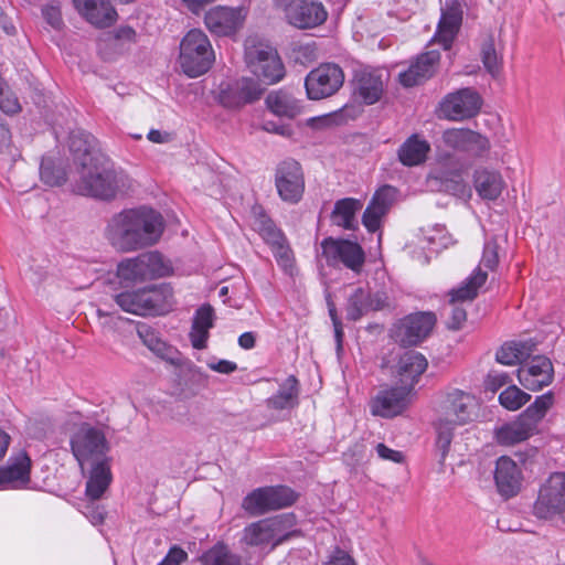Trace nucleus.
Returning <instances> with one entry per match:
<instances>
[{"instance_id": "obj_1", "label": "nucleus", "mask_w": 565, "mask_h": 565, "mask_svg": "<svg viewBox=\"0 0 565 565\" xmlns=\"http://www.w3.org/2000/svg\"><path fill=\"white\" fill-rule=\"evenodd\" d=\"M164 226L163 216L158 211L139 206L114 214L104 236L116 250L129 253L157 244Z\"/></svg>"}, {"instance_id": "obj_2", "label": "nucleus", "mask_w": 565, "mask_h": 565, "mask_svg": "<svg viewBox=\"0 0 565 565\" xmlns=\"http://www.w3.org/2000/svg\"><path fill=\"white\" fill-rule=\"evenodd\" d=\"M132 189V180L121 170L108 169L92 162L79 170L74 183V192L102 201H111L127 194Z\"/></svg>"}, {"instance_id": "obj_3", "label": "nucleus", "mask_w": 565, "mask_h": 565, "mask_svg": "<svg viewBox=\"0 0 565 565\" xmlns=\"http://www.w3.org/2000/svg\"><path fill=\"white\" fill-rule=\"evenodd\" d=\"M114 300L122 311L142 317L164 315L174 303L172 288L168 285L121 291Z\"/></svg>"}, {"instance_id": "obj_4", "label": "nucleus", "mask_w": 565, "mask_h": 565, "mask_svg": "<svg viewBox=\"0 0 565 565\" xmlns=\"http://www.w3.org/2000/svg\"><path fill=\"white\" fill-rule=\"evenodd\" d=\"M215 61L207 35L200 29L190 30L180 42L179 63L183 73L195 78L205 74Z\"/></svg>"}, {"instance_id": "obj_5", "label": "nucleus", "mask_w": 565, "mask_h": 565, "mask_svg": "<svg viewBox=\"0 0 565 565\" xmlns=\"http://www.w3.org/2000/svg\"><path fill=\"white\" fill-rule=\"evenodd\" d=\"M72 454L79 465L82 473L89 463L110 460V446L103 429L90 424H82L71 436Z\"/></svg>"}, {"instance_id": "obj_6", "label": "nucleus", "mask_w": 565, "mask_h": 565, "mask_svg": "<svg viewBox=\"0 0 565 565\" xmlns=\"http://www.w3.org/2000/svg\"><path fill=\"white\" fill-rule=\"evenodd\" d=\"M294 525L295 519L291 514H279L247 525L242 540L250 546H276L291 535Z\"/></svg>"}, {"instance_id": "obj_7", "label": "nucleus", "mask_w": 565, "mask_h": 565, "mask_svg": "<svg viewBox=\"0 0 565 565\" xmlns=\"http://www.w3.org/2000/svg\"><path fill=\"white\" fill-rule=\"evenodd\" d=\"M533 514L539 519H559L565 523V472H553L541 484Z\"/></svg>"}, {"instance_id": "obj_8", "label": "nucleus", "mask_w": 565, "mask_h": 565, "mask_svg": "<svg viewBox=\"0 0 565 565\" xmlns=\"http://www.w3.org/2000/svg\"><path fill=\"white\" fill-rule=\"evenodd\" d=\"M245 61L250 72L266 84H275L285 75V67L277 51L267 44H252L247 41Z\"/></svg>"}, {"instance_id": "obj_9", "label": "nucleus", "mask_w": 565, "mask_h": 565, "mask_svg": "<svg viewBox=\"0 0 565 565\" xmlns=\"http://www.w3.org/2000/svg\"><path fill=\"white\" fill-rule=\"evenodd\" d=\"M162 255L158 252L142 253L134 258H126L117 266V276L127 282H141L168 274Z\"/></svg>"}, {"instance_id": "obj_10", "label": "nucleus", "mask_w": 565, "mask_h": 565, "mask_svg": "<svg viewBox=\"0 0 565 565\" xmlns=\"http://www.w3.org/2000/svg\"><path fill=\"white\" fill-rule=\"evenodd\" d=\"M321 257L328 265H343L355 274H360L365 264V253L362 246L349 239L326 237L320 243Z\"/></svg>"}, {"instance_id": "obj_11", "label": "nucleus", "mask_w": 565, "mask_h": 565, "mask_svg": "<svg viewBox=\"0 0 565 565\" xmlns=\"http://www.w3.org/2000/svg\"><path fill=\"white\" fill-rule=\"evenodd\" d=\"M296 501V493L288 487L258 488L246 495L242 507L253 515L263 514L269 510L282 509Z\"/></svg>"}, {"instance_id": "obj_12", "label": "nucleus", "mask_w": 565, "mask_h": 565, "mask_svg": "<svg viewBox=\"0 0 565 565\" xmlns=\"http://www.w3.org/2000/svg\"><path fill=\"white\" fill-rule=\"evenodd\" d=\"M481 97L472 88H461L447 94L439 104L440 118L461 121L476 116L481 108Z\"/></svg>"}, {"instance_id": "obj_13", "label": "nucleus", "mask_w": 565, "mask_h": 565, "mask_svg": "<svg viewBox=\"0 0 565 565\" xmlns=\"http://www.w3.org/2000/svg\"><path fill=\"white\" fill-rule=\"evenodd\" d=\"M275 185L279 198L289 204H297L305 192V174L301 164L287 159L280 162L275 172Z\"/></svg>"}, {"instance_id": "obj_14", "label": "nucleus", "mask_w": 565, "mask_h": 565, "mask_svg": "<svg viewBox=\"0 0 565 565\" xmlns=\"http://www.w3.org/2000/svg\"><path fill=\"white\" fill-rule=\"evenodd\" d=\"M263 88L249 77L223 81L218 85L216 99L226 108H238L260 98Z\"/></svg>"}, {"instance_id": "obj_15", "label": "nucleus", "mask_w": 565, "mask_h": 565, "mask_svg": "<svg viewBox=\"0 0 565 565\" xmlns=\"http://www.w3.org/2000/svg\"><path fill=\"white\" fill-rule=\"evenodd\" d=\"M343 82L342 68L333 63H324L307 75L305 86L308 97L318 100L337 93Z\"/></svg>"}, {"instance_id": "obj_16", "label": "nucleus", "mask_w": 565, "mask_h": 565, "mask_svg": "<svg viewBox=\"0 0 565 565\" xmlns=\"http://www.w3.org/2000/svg\"><path fill=\"white\" fill-rule=\"evenodd\" d=\"M436 316L433 312H416L401 319L393 329V337L403 347L423 342L433 331Z\"/></svg>"}, {"instance_id": "obj_17", "label": "nucleus", "mask_w": 565, "mask_h": 565, "mask_svg": "<svg viewBox=\"0 0 565 565\" xmlns=\"http://www.w3.org/2000/svg\"><path fill=\"white\" fill-rule=\"evenodd\" d=\"M246 15L245 8L217 6L205 13L204 24L216 36H233L243 28Z\"/></svg>"}, {"instance_id": "obj_18", "label": "nucleus", "mask_w": 565, "mask_h": 565, "mask_svg": "<svg viewBox=\"0 0 565 565\" xmlns=\"http://www.w3.org/2000/svg\"><path fill=\"white\" fill-rule=\"evenodd\" d=\"M477 402L473 395L458 388L447 392L441 411L444 418L440 420L451 425H465L471 420Z\"/></svg>"}, {"instance_id": "obj_19", "label": "nucleus", "mask_w": 565, "mask_h": 565, "mask_svg": "<svg viewBox=\"0 0 565 565\" xmlns=\"http://www.w3.org/2000/svg\"><path fill=\"white\" fill-rule=\"evenodd\" d=\"M409 394L408 387L401 385L382 390L371 401V412L386 418L397 416L407 407Z\"/></svg>"}, {"instance_id": "obj_20", "label": "nucleus", "mask_w": 565, "mask_h": 565, "mask_svg": "<svg viewBox=\"0 0 565 565\" xmlns=\"http://www.w3.org/2000/svg\"><path fill=\"white\" fill-rule=\"evenodd\" d=\"M518 379L526 390L540 391L552 382V362L546 356H534L518 370Z\"/></svg>"}, {"instance_id": "obj_21", "label": "nucleus", "mask_w": 565, "mask_h": 565, "mask_svg": "<svg viewBox=\"0 0 565 565\" xmlns=\"http://www.w3.org/2000/svg\"><path fill=\"white\" fill-rule=\"evenodd\" d=\"M461 22V4L456 0L446 1L441 8L440 20L433 41L439 43L444 50H449L460 29Z\"/></svg>"}, {"instance_id": "obj_22", "label": "nucleus", "mask_w": 565, "mask_h": 565, "mask_svg": "<svg viewBox=\"0 0 565 565\" xmlns=\"http://www.w3.org/2000/svg\"><path fill=\"white\" fill-rule=\"evenodd\" d=\"M79 15L96 28L113 25L118 13L109 0H72Z\"/></svg>"}, {"instance_id": "obj_23", "label": "nucleus", "mask_w": 565, "mask_h": 565, "mask_svg": "<svg viewBox=\"0 0 565 565\" xmlns=\"http://www.w3.org/2000/svg\"><path fill=\"white\" fill-rule=\"evenodd\" d=\"M395 195L396 190L391 185H384L374 193L362 216V224L369 232L380 230L382 218L387 214Z\"/></svg>"}, {"instance_id": "obj_24", "label": "nucleus", "mask_w": 565, "mask_h": 565, "mask_svg": "<svg viewBox=\"0 0 565 565\" xmlns=\"http://www.w3.org/2000/svg\"><path fill=\"white\" fill-rule=\"evenodd\" d=\"M328 13L323 4L316 0H298L294 9H289L286 20L298 29H311L322 24Z\"/></svg>"}, {"instance_id": "obj_25", "label": "nucleus", "mask_w": 565, "mask_h": 565, "mask_svg": "<svg viewBox=\"0 0 565 565\" xmlns=\"http://www.w3.org/2000/svg\"><path fill=\"white\" fill-rule=\"evenodd\" d=\"M494 480L498 491L509 498L520 490L522 473L515 461L502 456L497 460Z\"/></svg>"}, {"instance_id": "obj_26", "label": "nucleus", "mask_w": 565, "mask_h": 565, "mask_svg": "<svg viewBox=\"0 0 565 565\" xmlns=\"http://www.w3.org/2000/svg\"><path fill=\"white\" fill-rule=\"evenodd\" d=\"M110 462L111 459L87 465L83 476L87 478L85 494L89 500H99L110 486L113 480Z\"/></svg>"}, {"instance_id": "obj_27", "label": "nucleus", "mask_w": 565, "mask_h": 565, "mask_svg": "<svg viewBox=\"0 0 565 565\" xmlns=\"http://www.w3.org/2000/svg\"><path fill=\"white\" fill-rule=\"evenodd\" d=\"M31 459L21 452L0 468V487L19 489L30 481Z\"/></svg>"}, {"instance_id": "obj_28", "label": "nucleus", "mask_w": 565, "mask_h": 565, "mask_svg": "<svg viewBox=\"0 0 565 565\" xmlns=\"http://www.w3.org/2000/svg\"><path fill=\"white\" fill-rule=\"evenodd\" d=\"M428 362L426 358L416 351L404 353L398 361V375L402 387H408L412 392L420 375L426 371Z\"/></svg>"}, {"instance_id": "obj_29", "label": "nucleus", "mask_w": 565, "mask_h": 565, "mask_svg": "<svg viewBox=\"0 0 565 565\" xmlns=\"http://www.w3.org/2000/svg\"><path fill=\"white\" fill-rule=\"evenodd\" d=\"M537 433L534 424L522 414L516 420L502 425L495 430V438L500 445L512 446L526 440Z\"/></svg>"}, {"instance_id": "obj_30", "label": "nucleus", "mask_w": 565, "mask_h": 565, "mask_svg": "<svg viewBox=\"0 0 565 565\" xmlns=\"http://www.w3.org/2000/svg\"><path fill=\"white\" fill-rule=\"evenodd\" d=\"M473 184L477 193L483 200H497L504 188L502 175L494 170L477 169L473 175Z\"/></svg>"}, {"instance_id": "obj_31", "label": "nucleus", "mask_w": 565, "mask_h": 565, "mask_svg": "<svg viewBox=\"0 0 565 565\" xmlns=\"http://www.w3.org/2000/svg\"><path fill=\"white\" fill-rule=\"evenodd\" d=\"M299 403L298 380L290 375L279 386L276 394L267 398L266 405L269 409L285 411L292 409Z\"/></svg>"}, {"instance_id": "obj_32", "label": "nucleus", "mask_w": 565, "mask_h": 565, "mask_svg": "<svg viewBox=\"0 0 565 565\" xmlns=\"http://www.w3.org/2000/svg\"><path fill=\"white\" fill-rule=\"evenodd\" d=\"M384 90L381 75L376 72L361 71L356 74L355 93L367 105L376 103Z\"/></svg>"}, {"instance_id": "obj_33", "label": "nucleus", "mask_w": 565, "mask_h": 565, "mask_svg": "<svg viewBox=\"0 0 565 565\" xmlns=\"http://www.w3.org/2000/svg\"><path fill=\"white\" fill-rule=\"evenodd\" d=\"M266 105L274 115L288 119L297 117L302 110L301 103L286 90L269 93Z\"/></svg>"}, {"instance_id": "obj_34", "label": "nucleus", "mask_w": 565, "mask_h": 565, "mask_svg": "<svg viewBox=\"0 0 565 565\" xmlns=\"http://www.w3.org/2000/svg\"><path fill=\"white\" fill-rule=\"evenodd\" d=\"M430 150L429 143L418 135H412L398 149L399 161L407 167L420 164Z\"/></svg>"}, {"instance_id": "obj_35", "label": "nucleus", "mask_w": 565, "mask_h": 565, "mask_svg": "<svg viewBox=\"0 0 565 565\" xmlns=\"http://www.w3.org/2000/svg\"><path fill=\"white\" fill-rule=\"evenodd\" d=\"M362 209L360 200L345 198L334 204L331 214L332 223L345 230H354L356 226L355 214Z\"/></svg>"}, {"instance_id": "obj_36", "label": "nucleus", "mask_w": 565, "mask_h": 565, "mask_svg": "<svg viewBox=\"0 0 565 565\" xmlns=\"http://www.w3.org/2000/svg\"><path fill=\"white\" fill-rule=\"evenodd\" d=\"M488 274L480 267L476 268L473 273L456 289L449 292L450 303L472 301L477 295L478 289L487 281Z\"/></svg>"}, {"instance_id": "obj_37", "label": "nucleus", "mask_w": 565, "mask_h": 565, "mask_svg": "<svg viewBox=\"0 0 565 565\" xmlns=\"http://www.w3.org/2000/svg\"><path fill=\"white\" fill-rule=\"evenodd\" d=\"M94 137L84 131L75 130L70 135V150L74 154L75 161L84 168V162L87 161V166L94 162L93 157Z\"/></svg>"}, {"instance_id": "obj_38", "label": "nucleus", "mask_w": 565, "mask_h": 565, "mask_svg": "<svg viewBox=\"0 0 565 565\" xmlns=\"http://www.w3.org/2000/svg\"><path fill=\"white\" fill-rule=\"evenodd\" d=\"M532 347L529 342H507L497 351L495 360L504 365H515L530 356Z\"/></svg>"}, {"instance_id": "obj_39", "label": "nucleus", "mask_w": 565, "mask_h": 565, "mask_svg": "<svg viewBox=\"0 0 565 565\" xmlns=\"http://www.w3.org/2000/svg\"><path fill=\"white\" fill-rule=\"evenodd\" d=\"M202 565H242L241 556L223 544L217 543L204 552L200 558Z\"/></svg>"}, {"instance_id": "obj_40", "label": "nucleus", "mask_w": 565, "mask_h": 565, "mask_svg": "<svg viewBox=\"0 0 565 565\" xmlns=\"http://www.w3.org/2000/svg\"><path fill=\"white\" fill-rule=\"evenodd\" d=\"M253 225L270 248L286 239L282 232L278 230L274 222L264 213H259L255 216Z\"/></svg>"}, {"instance_id": "obj_41", "label": "nucleus", "mask_w": 565, "mask_h": 565, "mask_svg": "<svg viewBox=\"0 0 565 565\" xmlns=\"http://www.w3.org/2000/svg\"><path fill=\"white\" fill-rule=\"evenodd\" d=\"M41 180L50 185H60L66 180V173L60 162L54 159L43 158L40 168Z\"/></svg>"}, {"instance_id": "obj_42", "label": "nucleus", "mask_w": 565, "mask_h": 565, "mask_svg": "<svg viewBox=\"0 0 565 565\" xmlns=\"http://www.w3.org/2000/svg\"><path fill=\"white\" fill-rule=\"evenodd\" d=\"M370 298V292L367 289L363 287H359L354 290V292L349 297L348 306H347V317L350 320H358L363 315L369 312L367 299Z\"/></svg>"}, {"instance_id": "obj_43", "label": "nucleus", "mask_w": 565, "mask_h": 565, "mask_svg": "<svg viewBox=\"0 0 565 565\" xmlns=\"http://www.w3.org/2000/svg\"><path fill=\"white\" fill-rule=\"evenodd\" d=\"M553 395L552 393H546L541 396H537L533 404H531L522 415L529 419V422L534 424V427L537 429L540 422L544 418L547 411L553 405Z\"/></svg>"}, {"instance_id": "obj_44", "label": "nucleus", "mask_w": 565, "mask_h": 565, "mask_svg": "<svg viewBox=\"0 0 565 565\" xmlns=\"http://www.w3.org/2000/svg\"><path fill=\"white\" fill-rule=\"evenodd\" d=\"M472 130L466 128H450L443 132V142L446 147L459 152H466Z\"/></svg>"}, {"instance_id": "obj_45", "label": "nucleus", "mask_w": 565, "mask_h": 565, "mask_svg": "<svg viewBox=\"0 0 565 565\" xmlns=\"http://www.w3.org/2000/svg\"><path fill=\"white\" fill-rule=\"evenodd\" d=\"M531 396L515 385H510L499 395L500 404L509 409L516 411L529 402Z\"/></svg>"}, {"instance_id": "obj_46", "label": "nucleus", "mask_w": 565, "mask_h": 565, "mask_svg": "<svg viewBox=\"0 0 565 565\" xmlns=\"http://www.w3.org/2000/svg\"><path fill=\"white\" fill-rule=\"evenodd\" d=\"M440 60V54L438 51L431 50L422 55H419L415 62H413L414 66L417 70V75L422 78L423 82L430 78L437 67V64Z\"/></svg>"}, {"instance_id": "obj_47", "label": "nucleus", "mask_w": 565, "mask_h": 565, "mask_svg": "<svg viewBox=\"0 0 565 565\" xmlns=\"http://www.w3.org/2000/svg\"><path fill=\"white\" fill-rule=\"evenodd\" d=\"M481 60L483 66L492 76H497L500 73L501 60L497 54L492 38H488L483 42L481 47Z\"/></svg>"}, {"instance_id": "obj_48", "label": "nucleus", "mask_w": 565, "mask_h": 565, "mask_svg": "<svg viewBox=\"0 0 565 565\" xmlns=\"http://www.w3.org/2000/svg\"><path fill=\"white\" fill-rule=\"evenodd\" d=\"M270 249L279 267L285 273L292 275L295 270V257L287 238Z\"/></svg>"}, {"instance_id": "obj_49", "label": "nucleus", "mask_w": 565, "mask_h": 565, "mask_svg": "<svg viewBox=\"0 0 565 565\" xmlns=\"http://www.w3.org/2000/svg\"><path fill=\"white\" fill-rule=\"evenodd\" d=\"M450 425L451 424L439 420V425L437 427L436 447L439 452L440 462H443L448 455L452 440V427H450Z\"/></svg>"}, {"instance_id": "obj_50", "label": "nucleus", "mask_w": 565, "mask_h": 565, "mask_svg": "<svg viewBox=\"0 0 565 565\" xmlns=\"http://www.w3.org/2000/svg\"><path fill=\"white\" fill-rule=\"evenodd\" d=\"M0 109L9 115L15 114L21 109L18 97L0 77Z\"/></svg>"}, {"instance_id": "obj_51", "label": "nucleus", "mask_w": 565, "mask_h": 565, "mask_svg": "<svg viewBox=\"0 0 565 565\" xmlns=\"http://www.w3.org/2000/svg\"><path fill=\"white\" fill-rule=\"evenodd\" d=\"M152 353L175 367L184 365V359L179 350L164 341H161L160 347H157Z\"/></svg>"}, {"instance_id": "obj_52", "label": "nucleus", "mask_w": 565, "mask_h": 565, "mask_svg": "<svg viewBox=\"0 0 565 565\" xmlns=\"http://www.w3.org/2000/svg\"><path fill=\"white\" fill-rule=\"evenodd\" d=\"M499 244L494 237L486 241L483 246L482 258L480 265L487 269L493 270L499 264Z\"/></svg>"}, {"instance_id": "obj_53", "label": "nucleus", "mask_w": 565, "mask_h": 565, "mask_svg": "<svg viewBox=\"0 0 565 565\" xmlns=\"http://www.w3.org/2000/svg\"><path fill=\"white\" fill-rule=\"evenodd\" d=\"M489 139L482 136L481 134L472 130L466 153H469L473 157H482L489 151Z\"/></svg>"}, {"instance_id": "obj_54", "label": "nucleus", "mask_w": 565, "mask_h": 565, "mask_svg": "<svg viewBox=\"0 0 565 565\" xmlns=\"http://www.w3.org/2000/svg\"><path fill=\"white\" fill-rule=\"evenodd\" d=\"M214 322V309L210 305L201 306L194 313L192 327L210 330Z\"/></svg>"}, {"instance_id": "obj_55", "label": "nucleus", "mask_w": 565, "mask_h": 565, "mask_svg": "<svg viewBox=\"0 0 565 565\" xmlns=\"http://www.w3.org/2000/svg\"><path fill=\"white\" fill-rule=\"evenodd\" d=\"M428 244L434 245L436 250L439 248H447L452 244L451 236L447 233L446 228L441 225H436L431 234L425 236Z\"/></svg>"}, {"instance_id": "obj_56", "label": "nucleus", "mask_w": 565, "mask_h": 565, "mask_svg": "<svg viewBox=\"0 0 565 565\" xmlns=\"http://www.w3.org/2000/svg\"><path fill=\"white\" fill-rule=\"evenodd\" d=\"M138 334L142 340V343L151 351L156 350L157 347H160L161 341H163L158 333L149 327H141L138 329Z\"/></svg>"}, {"instance_id": "obj_57", "label": "nucleus", "mask_w": 565, "mask_h": 565, "mask_svg": "<svg viewBox=\"0 0 565 565\" xmlns=\"http://www.w3.org/2000/svg\"><path fill=\"white\" fill-rule=\"evenodd\" d=\"M510 382V377L505 372L491 371L486 380V387L491 392H497L503 385Z\"/></svg>"}, {"instance_id": "obj_58", "label": "nucleus", "mask_w": 565, "mask_h": 565, "mask_svg": "<svg viewBox=\"0 0 565 565\" xmlns=\"http://www.w3.org/2000/svg\"><path fill=\"white\" fill-rule=\"evenodd\" d=\"M416 67L417 66H414V64L412 63L407 70H405L398 74L399 83L404 87H413V86L424 83L422 81V78L419 77V75H417Z\"/></svg>"}, {"instance_id": "obj_59", "label": "nucleus", "mask_w": 565, "mask_h": 565, "mask_svg": "<svg viewBox=\"0 0 565 565\" xmlns=\"http://www.w3.org/2000/svg\"><path fill=\"white\" fill-rule=\"evenodd\" d=\"M42 14L45 21L54 29H58L63 23L61 9L57 4H50L43 8Z\"/></svg>"}, {"instance_id": "obj_60", "label": "nucleus", "mask_w": 565, "mask_h": 565, "mask_svg": "<svg viewBox=\"0 0 565 565\" xmlns=\"http://www.w3.org/2000/svg\"><path fill=\"white\" fill-rule=\"evenodd\" d=\"M136 32L130 26L119 28L113 36H109L104 43L108 42L110 45L117 46L121 41L134 42Z\"/></svg>"}, {"instance_id": "obj_61", "label": "nucleus", "mask_w": 565, "mask_h": 565, "mask_svg": "<svg viewBox=\"0 0 565 565\" xmlns=\"http://www.w3.org/2000/svg\"><path fill=\"white\" fill-rule=\"evenodd\" d=\"M451 316L447 324L449 329L458 330L465 323L467 319V312L465 308L458 306L457 303H451Z\"/></svg>"}, {"instance_id": "obj_62", "label": "nucleus", "mask_w": 565, "mask_h": 565, "mask_svg": "<svg viewBox=\"0 0 565 565\" xmlns=\"http://www.w3.org/2000/svg\"><path fill=\"white\" fill-rule=\"evenodd\" d=\"M375 451L377 456L383 460H388L397 463L403 462L404 460V455L401 451L391 449L382 443L375 446Z\"/></svg>"}, {"instance_id": "obj_63", "label": "nucleus", "mask_w": 565, "mask_h": 565, "mask_svg": "<svg viewBox=\"0 0 565 565\" xmlns=\"http://www.w3.org/2000/svg\"><path fill=\"white\" fill-rule=\"evenodd\" d=\"M209 331L205 329H200L192 327L190 331V341L194 349L202 350L206 347V342L209 339Z\"/></svg>"}, {"instance_id": "obj_64", "label": "nucleus", "mask_w": 565, "mask_h": 565, "mask_svg": "<svg viewBox=\"0 0 565 565\" xmlns=\"http://www.w3.org/2000/svg\"><path fill=\"white\" fill-rule=\"evenodd\" d=\"M186 558L188 554L185 551L179 546H173L159 565H180Z\"/></svg>"}]
</instances>
